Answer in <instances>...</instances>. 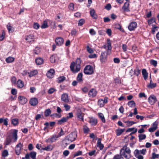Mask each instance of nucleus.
Segmentation results:
<instances>
[{
	"instance_id": "1",
	"label": "nucleus",
	"mask_w": 159,
	"mask_h": 159,
	"mask_svg": "<svg viewBox=\"0 0 159 159\" xmlns=\"http://www.w3.org/2000/svg\"><path fill=\"white\" fill-rule=\"evenodd\" d=\"M107 52H102L100 56V60L102 63L105 62L107 59V56L108 54H110L112 48L111 46V43L110 39L107 40Z\"/></svg>"
},
{
	"instance_id": "2",
	"label": "nucleus",
	"mask_w": 159,
	"mask_h": 159,
	"mask_svg": "<svg viewBox=\"0 0 159 159\" xmlns=\"http://www.w3.org/2000/svg\"><path fill=\"white\" fill-rule=\"evenodd\" d=\"M81 63L80 59V58H77L76 61L75 63L74 61H72L71 63L70 68V70L73 73H76L80 71Z\"/></svg>"
},
{
	"instance_id": "3",
	"label": "nucleus",
	"mask_w": 159,
	"mask_h": 159,
	"mask_svg": "<svg viewBox=\"0 0 159 159\" xmlns=\"http://www.w3.org/2000/svg\"><path fill=\"white\" fill-rule=\"evenodd\" d=\"M131 150L129 147H127V144L123 146L120 150V154L127 159L129 158L131 156Z\"/></svg>"
},
{
	"instance_id": "4",
	"label": "nucleus",
	"mask_w": 159,
	"mask_h": 159,
	"mask_svg": "<svg viewBox=\"0 0 159 159\" xmlns=\"http://www.w3.org/2000/svg\"><path fill=\"white\" fill-rule=\"evenodd\" d=\"M77 138V133L75 131L72 132L69 135L66 136L65 140H67L71 142L74 141Z\"/></svg>"
},
{
	"instance_id": "5",
	"label": "nucleus",
	"mask_w": 159,
	"mask_h": 159,
	"mask_svg": "<svg viewBox=\"0 0 159 159\" xmlns=\"http://www.w3.org/2000/svg\"><path fill=\"white\" fill-rule=\"evenodd\" d=\"M84 72L86 75H92L94 73L93 68L91 66L88 65L84 68Z\"/></svg>"
},
{
	"instance_id": "6",
	"label": "nucleus",
	"mask_w": 159,
	"mask_h": 159,
	"mask_svg": "<svg viewBox=\"0 0 159 159\" xmlns=\"http://www.w3.org/2000/svg\"><path fill=\"white\" fill-rule=\"evenodd\" d=\"M23 144L20 143L17 144L15 147V152L17 155H19L21 152V150L23 148Z\"/></svg>"
},
{
	"instance_id": "7",
	"label": "nucleus",
	"mask_w": 159,
	"mask_h": 159,
	"mask_svg": "<svg viewBox=\"0 0 159 159\" xmlns=\"http://www.w3.org/2000/svg\"><path fill=\"white\" fill-rule=\"evenodd\" d=\"M76 116L78 120L82 121H84V114L80 110H78L76 113Z\"/></svg>"
},
{
	"instance_id": "8",
	"label": "nucleus",
	"mask_w": 159,
	"mask_h": 159,
	"mask_svg": "<svg viewBox=\"0 0 159 159\" xmlns=\"http://www.w3.org/2000/svg\"><path fill=\"white\" fill-rule=\"evenodd\" d=\"M137 23L135 21H132L128 26V28L129 31H133L137 28Z\"/></svg>"
},
{
	"instance_id": "9",
	"label": "nucleus",
	"mask_w": 159,
	"mask_h": 159,
	"mask_svg": "<svg viewBox=\"0 0 159 159\" xmlns=\"http://www.w3.org/2000/svg\"><path fill=\"white\" fill-rule=\"evenodd\" d=\"M148 100L149 103L151 105H153L157 101L156 97L153 95H151L149 97Z\"/></svg>"
},
{
	"instance_id": "10",
	"label": "nucleus",
	"mask_w": 159,
	"mask_h": 159,
	"mask_svg": "<svg viewBox=\"0 0 159 159\" xmlns=\"http://www.w3.org/2000/svg\"><path fill=\"white\" fill-rule=\"evenodd\" d=\"M88 121L91 126H95L98 123L97 120L93 117H89Z\"/></svg>"
},
{
	"instance_id": "11",
	"label": "nucleus",
	"mask_w": 159,
	"mask_h": 159,
	"mask_svg": "<svg viewBox=\"0 0 159 159\" xmlns=\"http://www.w3.org/2000/svg\"><path fill=\"white\" fill-rule=\"evenodd\" d=\"M18 100L19 103L22 105L25 104L27 102V99L24 97L19 96L18 98Z\"/></svg>"
},
{
	"instance_id": "12",
	"label": "nucleus",
	"mask_w": 159,
	"mask_h": 159,
	"mask_svg": "<svg viewBox=\"0 0 159 159\" xmlns=\"http://www.w3.org/2000/svg\"><path fill=\"white\" fill-rule=\"evenodd\" d=\"M107 98H105L104 99H99L98 101V105L100 106V107H103L105 104L107 102Z\"/></svg>"
},
{
	"instance_id": "13",
	"label": "nucleus",
	"mask_w": 159,
	"mask_h": 159,
	"mask_svg": "<svg viewBox=\"0 0 159 159\" xmlns=\"http://www.w3.org/2000/svg\"><path fill=\"white\" fill-rule=\"evenodd\" d=\"M18 130L16 129H13L12 130V136L13 139V142H16L17 139Z\"/></svg>"
},
{
	"instance_id": "14",
	"label": "nucleus",
	"mask_w": 159,
	"mask_h": 159,
	"mask_svg": "<svg viewBox=\"0 0 159 159\" xmlns=\"http://www.w3.org/2000/svg\"><path fill=\"white\" fill-rule=\"evenodd\" d=\"M54 73L55 71L53 69H51L48 71L46 74V75L48 78H52L53 77Z\"/></svg>"
},
{
	"instance_id": "15",
	"label": "nucleus",
	"mask_w": 159,
	"mask_h": 159,
	"mask_svg": "<svg viewBox=\"0 0 159 159\" xmlns=\"http://www.w3.org/2000/svg\"><path fill=\"white\" fill-rule=\"evenodd\" d=\"M97 92L96 90L94 89H92L90 90L89 93V97L93 98L96 96Z\"/></svg>"
},
{
	"instance_id": "16",
	"label": "nucleus",
	"mask_w": 159,
	"mask_h": 159,
	"mask_svg": "<svg viewBox=\"0 0 159 159\" xmlns=\"http://www.w3.org/2000/svg\"><path fill=\"white\" fill-rule=\"evenodd\" d=\"M55 41L57 45L61 46L63 44L64 40L62 38L58 37L56 39Z\"/></svg>"
},
{
	"instance_id": "17",
	"label": "nucleus",
	"mask_w": 159,
	"mask_h": 159,
	"mask_svg": "<svg viewBox=\"0 0 159 159\" xmlns=\"http://www.w3.org/2000/svg\"><path fill=\"white\" fill-rule=\"evenodd\" d=\"M58 138L56 135H53L51 138L48 139L46 140V142L48 143H52L55 142Z\"/></svg>"
},
{
	"instance_id": "18",
	"label": "nucleus",
	"mask_w": 159,
	"mask_h": 159,
	"mask_svg": "<svg viewBox=\"0 0 159 159\" xmlns=\"http://www.w3.org/2000/svg\"><path fill=\"white\" fill-rule=\"evenodd\" d=\"M38 103V99L35 98H33L31 99L30 101V103L31 105L34 106L36 105Z\"/></svg>"
},
{
	"instance_id": "19",
	"label": "nucleus",
	"mask_w": 159,
	"mask_h": 159,
	"mask_svg": "<svg viewBox=\"0 0 159 159\" xmlns=\"http://www.w3.org/2000/svg\"><path fill=\"white\" fill-rule=\"evenodd\" d=\"M61 99L62 101L66 102H69L68 95L66 93H64L61 95Z\"/></svg>"
},
{
	"instance_id": "20",
	"label": "nucleus",
	"mask_w": 159,
	"mask_h": 159,
	"mask_svg": "<svg viewBox=\"0 0 159 159\" xmlns=\"http://www.w3.org/2000/svg\"><path fill=\"white\" fill-rule=\"evenodd\" d=\"M101 138H98L97 143V146L99 147L101 150H102L104 148L103 145L101 143Z\"/></svg>"
},
{
	"instance_id": "21",
	"label": "nucleus",
	"mask_w": 159,
	"mask_h": 159,
	"mask_svg": "<svg viewBox=\"0 0 159 159\" xmlns=\"http://www.w3.org/2000/svg\"><path fill=\"white\" fill-rule=\"evenodd\" d=\"M90 13L91 16L93 19H97V15L96 14L95 10L94 9H92L90 10Z\"/></svg>"
},
{
	"instance_id": "22",
	"label": "nucleus",
	"mask_w": 159,
	"mask_h": 159,
	"mask_svg": "<svg viewBox=\"0 0 159 159\" xmlns=\"http://www.w3.org/2000/svg\"><path fill=\"white\" fill-rule=\"evenodd\" d=\"M34 37L33 35L30 34L26 37L25 39L28 42H33L34 41Z\"/></svg>"
},
{
	"instance_id": "23",
	"label": "nucleus",
	"mask_w": 159,
	"mask_h": 159,
	"mask_svg": "<svg viewBox=\"0 0 159 159\" xmlns=\"http://www.w3.org/2000/svg\"><path fill=\"white\" fill-rule=\"evenodd\" d=\"M129 3L127 2H125L123 6L122 7V9H123L124 11L128 12L129 11Z\"/></svg>"
},
{
	"instance_id": "24",
	"label": "nucleus",
	"mask_w": 159,
	"mask_h": 159,
	"mask_svg": "<svg viewBox=\"0 0 159 159\" xmlns=\"http://www.w3.org/2000/svg\"><path fill=\"white\" fill-rule=\"evenodd\" d=\"M35 62L37 65H40L43 63V60L41 57H38L35 59Z\"/></svg>"
},
{
	"instance_id": "25",
	"label": "nucleus",
	"mask_w": 159,
	"mask_h": 159,
	"mask_svg": "<svg viewBox=\"0 0 159 159\" xmlns=\"http://www.w3.org/2000/svg\"><path fill=\"white\" fill-rule=\"evenodd\" d=\"M142 74L145 80H146L148 77V73L146 70L145 69H142Z\"/></svg>"
},
{
	"instance_id": "26",
	"label": "nucleus",
	"mask_w": 159,
	"mask_h": 159,
	"mask_svg": "<svg viewBox=\"0 0 159 159\" xmlns=\"http://www.w3.org/2000/svg\"><path fill=\"white\" fill-rule=\"evenodd\" d=\"M38 71L36 70H33L30 71V72H28V74L29 75V76L30 77H33L38 74Z\"/></svg>"
},
{
	"instance_id": "27",
	"label": "nucleus",
	"mask_w": 159,
	"mask_h": 159,
	"mask_svg": "<svg viewBox=\"0 0 159 159\" xmlns=\"http://www.w3.org/2000/svg\"><path fill=\"white\" fill-rule=\"evenodd\" d=\"M156 86V84L153 83L152 82V80L151 79L150 80V83L147 86L148 88H150L151 89H153Z\"/></svg>"
},
{
	"instance_id": "28",
	"label": "nucleus",
	"mask_w": 159,
	"mask_h": 159,
	"mask_svg": "<svg viewBox=\"0 0 159 159\" xmlns=\"http://www.w3.org/2000/svg\"><path fill=\"white\" fill-rule=\"evenodd\" d=\"M12 140L11 137V136H8L6 139L5 141V145H8L11 142Z\"/></svg>"
},
{
	"instance_id": "29",
	"label": "nucleus",
	"mask_w": 159,
	"mask_h": 159,
	"mask_svg": "<svg viewBox=\"0 0 159 159\" xmlns=\"http://www.w3.org/2000/svg\"><path fill=\"white\" fill-rule=\"evenodd\" d=\"M125 130V129H118L116 130V135L117 136H120Z\"/></svg>"
},
{
	"instance_id": "30",
	"label": "nucleus",
	"mask_w": 159,
	"mask_h": 159,
	"mask_svg": "<svg viewBox=\"0 0 159 159\" xmlns=\"http://www.w3.org/2000/svg\"><path fill=\"white\" fill-rule=\"evenodd\" d=\"M17 85L18 87L21 88L24 86V83L20 80H19L17 83Z\"/></svg>"
},
{
	"instance_id": "31",
	"label": "nucleus",
	"mask_w": 159,
	"mask_h": 159,
	"mask_svg": "<svg viewBox=\"0 0 159 159\" xmlns=\"http://www.w3.org/2000/svg\"><path fill=\"white\" fill-rule=\"evenodd\" d=\"M98 115L102 121L104 123H105L106 120L103 114L101 113H98Z\"/></svg>"
},
{
	"instance_id": "32",
	"label": "nucleus",
	"mask_w": 159,
	"mask_h": 159,
	"mask_svg": "<svg viewBox=\"0 0 159 159\" xmlns=\"http://www.w3.org/2000/svg\"><path fill=\"white\" fill-rule=\"evenodd\" d=\"M67 120V119L65 117H63L61 120H60L58 121L57 124L58 125H61L63 123L66 122Z\"/></svg>"
},
{
	"instance_id": "33",
	"label": "nucleus",
	"mask_w": 159,
	"mask_h": 159,
	"mask_svg": "<svg viewBox=\"0 0 159 159\" xmlns=\"http://www.w3.org/2000/svg\"><path fill=\"white\" fill-rule=\"evenodd\" d=\"M19 120L17 118H15L11 120V123L14 126H16L19 124Z\"/></svg>"
},
{
	"instance_id": "34",
	"label": "nucleus",
	"mask_w": 159,
	"mask_h": 159,
	"mask_svg": "<svg viewBox=\"0 0 159 159\" xmlns=\"http://www.w3.org/2000/svg\"><path fill=\"white\" fill-rule=\"evenodd\" d=\"M7 28L9 33H12L14 31V28L10 25V23H8L7 25Z\"/></svg>"
},
{
	"instance_id": "35",
	"label": "nucleus",
	"mask_w": 159,
	"mask_h": 159,
	"mask_svg": "<svg viewBox=\"0 0 159 159\" xmlns=\"http://www.w3.org/2000/svg\"><path fill=\"white\" fill-rule=\"evenodd\" d=\"M83 74L82 73H80L78 74L77 77V80L79 82H81L83 81L82 77Z\"/></svg>"
},
{
	"instance_id": "36",
	"label": "nucleus",
	"mask_w": 159,
	"mask_h": 159,
	"mask_svg": "<svg viewBox=\"0 0 159 159\" xmlns=\"http://www.w3.org/2000/svg\"><path fill=\"white\" fill-rule=\"evenodd\" d=\"M114 27L117 29H119L122 32H124V30L121 29V26L119 24L117 23L115 24L114 25Z\"/></svg>"
},
{
	"instance_id": "37",
	"label": "nucleus",
	"mask_w": 159,
	"mask_h": 159,
	"mask_svg": "<svg viewBox=\"0 0 159 159\" xmlns=\"http://www.w3.org/2000/svg\"><path fill=\"white\" fill-rule=\"evenodd\" d=\"M138 137L139 142H141L143 140L145 139L146 137L145 134H140L139 135Z\"/></svg>"
},
{
	"instance_id": "38",
	"label": "nucleus",
	"mask_w": 159,
	"mask_h": 159,
	"mask_svg": "<svg viewBox=\"0 0 159 159\" xmlns=\"http://www.w3.org/2000/svg\"><path fill=\"white\" fill-rule=\"evenodd\" d=\"M15 59L14 58L9 57L6 59V61L8 63H11L14 61Z\"/></svg>"
},
{
	"instance_id": "39",
	"label": "nucleus",
	"mask_w": 159,
	"mask_h": 159,
	"mask_svg": "<svg viewBox=\"0 0 159 159\" xmlns=\"http://www.w3.org/2000/svg\"><path fill=\"white\" fill-rule=\"evenodd\" d=\"M134 74L138 76L140 74V70L139 69V68L138 67H137L134 69Z\"/></svg>"
},
{
	"instance_id": "40",
	"label": "nucleus",
	"mask_w": 159,
	"mask_h": 159,
	"mask_svg": "<svg viewBox=\"0 0 159 159\" xmlns=\"http://www.w3.org/2000/svg\"><path fill=\"white\" fill-rule=\"evenodd\" d=\"M128 104L131 107H133L135 106V104L134 101H130L128 102Z\"/></svg>"
},
{
	"instance_id": "41",
	"label": "nucleus",
	"mask_w": 159,
	"mask_h": 159,
	"mask_svg": "<svg viewBox=\"0 0 159 159\" xmlns=\"http://www.w3.org/2000/svg\"><path fill=\"white\" fill-rule=\"evenodd\" d=\"M51 113V110L49 109H46L44 112V115L46 117L48 116Z\"/></svg>"
},
{
	"instance_id": "42",
	"label": "nucleus",
	"mask_w": 159,
	"mask_h": 159,
	"mask_svg": "<svg viewBox=\"0 0 159 159\" xmlns=\"http://www.w3.org/2000/svg\"><path fill=\"white\" fill-rule=\"evenodd\" d=\"M158 28V27L157 26H156L155 25H153L152 28V34H154L156 31H157Z\"/></svg>"
},
{
	"instance_id": "43",
	"label": "nucleus",
	"mask_w": 159,
	"mask_h": 159,
	"mask_svg": "<svg viewBox=\"0 0 159 159\" xmlns=\"http://www.w3.org/2000/svg\"><path fill=\"white\" fill-rule=\"evenodd\" d=\"M30 157L32 159H36V152H32L30 154Z\"/></svg>"
},
{
	"instance_id": "44",
	"label": "nucleus",
	"mask_w": 159,
	"mask_h": 159,
	"mask_svg": "<svg viewBox=\"0 0 159 159\" xmlns=\"http://www.w3.org/2000/svg\"><path fill=\"white\" fill-rule=\"evenodd\" d=\"M56 55H53L50 58V61L52 63H54L56 61Z\"/></svg>"
},
{
	"instance_id": "45",
	"label": "nucleus",
	"mask_w": 159,
	"mask_h": 159,
	"mask_svg": "<svg viewBox=\"0 0 159 159\" xmlns=\"http://www.w3.org/2000/svg\"><path fill=\"white\" fill-rule=\"evenodd\" d=\"M48 27V23L47 21L44 20L43 21V23L41 26V28L42 29H44L47 28Z\"/></svg>"
},
{
	"instance_id": "46",
	"label": "nucleus",
	"mask_w": 159,
	"mask_h": 159,
	"mask_svg": "<svg viewBox=\"0 0 159 159\" xmlns=\"http://www.w3.org/2000/svg\"><path fill=\"white\" fill-rule=\"evenodd\" d=\"M153 23H156L155 19L154 18H152L148 20V23L149 25H150Z\"/></svg>"
},
{
	"instance_id": "47",
	"label": "nucleus",
	"mask_w": 159,
	"mask_h": 159,
	"mask_svg": "<svg viewBox=\"0 0 159 159\" xmlns=\"http://www.w3.org/2000/svg\"><path fill=\"white\" fill-rule=\"evenodd\" d=\"M8 155V151L7 150H5L3 151L2 153V156L3 157H7Z\"/></svg>"
},
{
	"instance_id": "48",
	"label": "nucleus",
	"mask_w": 159,
	"mask_h": 159,
	"mask_svg": "<svg viewBox=\"0 0 159 159\" xmlns=\"http://www.w3.org/2000/svg\"><path fill=\"white\" fill-rule=\"evenodd\" d=\"M56 91V89L53 88H50L48 90V94H51Z\"/></svg>"
},
{
	"instance_id": "49",
	"label": "nucleus",
	"mask_w": 159,
	"mask_h": 159,
	"mask_svg": "<svg viewBox=\"0 0 159 159\" xmlns=\"http://www.w3.org/2000/svg\"><path fill=\"white\" fill-rule=\"evenodd\" d=\"M40 52V49L39 47H37L35 48L34 50V53L35 54H39Z\"/></svg>"
},
{
	"instance_id": "50",
	"label": "nucleus",
	"mask_w": 159,
	"mask_h": 159,
	"mask_svg": "<svg viewBox=\"0 0 159 159\" xmlns=\"http://www.w3.org/2000/svg\"><path fill=\"white\" fill-rule=\"evenodd\" d=\"M152 159H155L159 158V154H156L154 152L152 153Z\"/></svg>"
},
{
	"instance_id": "51",
	"label": "nucleus",
	"mask_w": 159,
	"mask_h": 159,
	"mask_svg": "<svg viewBox=\"0 0 159 159\" xmlns=\"http://www.w3.org/2000/svg\"><path fill=\"white\" fill-rule=\"evenodd\" d=\"M134 154L135 157L138 156L140 154V152L139 150L137 149L135 150L134 151Z\"/></svg>"
},
{
	"instance_id": "52",
	"label": "nucleus",
	"mask_w": 159,
	"mask_h": 159,
	"mask_svg": "<svg viewBox=\"0 0 159 159\" xmlns=\"http://www.w3.org/2000/svg\"><path fill=\"white\" fill-rule=\"evenodd\" d=\"M150 63L151 64L153 65L155 67L157 66V62L156 61L154 60H150Z\"/></svg>"
},
{
	"instance_id": "53",
	"label": "nucleus",
	"mask_w": 159,
	"mask_h": 159,
	"mask_svg": "<svg viewBox=\"0 0 159 159\" xmlns=\"http://www.w3.org/2000/svg\"><path fill=\"white\" fill-rule=\"evenodd\" d=\"M51 146L50 145H48L47 147L44 148H42V149L43 150H46L47 151H49L51 150Z\"/></svg>"
},
{
	"instance_id": "54",
	"label": "nucleus",
	"mask_w": 159,
	"mask_h": 159,
	"mask_svg": "<svg viewBox=\"0 0 159 159\" xmlns=\"http://www.w3.org/2000/svg\"><path fill=\"white\" fill-rule=\"evenodd\" d=\"M122 156L120 154L116 155L114 157L113 159H121V158L123 159V158L122 157Z\"/></svg>"
},
{
	"instance_id": "55",
	"label": "nucleus",
	"mask_w": 159,
	"mask_h": 159,
	"mask_svg": "<svg viewBox=\"0 0 159 159\" xmlns=\"http://www.w3.org/2000/svg\"><path fill=\"white\" fill-rule=\"evenodd\" d=\"M83 130L84 133V134L87 133L90 130L89 128L87 126L84 127L83 129Z\"/></svg>"
},
{
	"instance_id": "56",
	"label": "nucleus",
	"mask_w": 159,
	"mask_h": 159,
	"mask_svg": "<svg viewBox=\"0 0 159 159\" xmlns=\"http://www.w3.org/2000/svg\"><path fill=\"white\" fill-rule=\"evenodd\" d=\"M87 51L90 53H92L93 52V49L89 48V46H87Z\"/></svg>"
},
{
	"instance_id": "57",
	"label": "nucleus",
	"mask_w": 159,
	"mask_h": 159,
	"mask_svg": "<svg viewBox=\"0 0 159 159\" xmlns=\"http://www.w3.org/2000/svg\"><path fill=\"white\" fill-rule=\"evenodd\" d=\"M125 123H127V125L128 126H130L133 125V124L135 123V122L133 121H126L125 122Z\"/></svg>"
},
{
	"instance_id": "58",
	"label": "nucleus",
	"mask_w": 159,
	"mask_h": 159,
	"mask_svg": "<svg viewBox=\"0 0 159 159\" xmlns=\"http://www.w3.org/2000/svg\"><path fill=\"white\" fill-rule=\"evenodd\" d=\"M74 5L73 3H70L69 6V8L70 10L73 11L74 9Z\"/></svg>"
},
{
	"instance_id": "59",
	"label": "nucleus",
	"mask_w": 159,
	"mask_h": 159,
	"mask_svg": "<svg viewBox=\"0 0 159 159\" xmlns=\"http://www.w3.org/2000/svg\"><path fill=\"white\" fill-rule=\"evenodd\" d=\"M65 79V78L64 76H61L58 78L59 83H61Z\"/></svg>"
},
{
	"instance_id": "60",
	"label": "nucleus",
	"mask_w": 159,
	"mask_h": 159,
	"mask_svg": "<svg viewBox=\"0 0 159 159\" xmlns=\"http://www.w3.org/2000/svg\"><path fill=\"white\" fill-rule=\"evenodd\" d=\"M82 152L81 151H79L78 152H76L75 154L74 155V157H75L79 155H82Z\"/></svg>"
},
{
	"instance_id": "61",
	"label": "nucleus",
	"mask_w": 159,
	"mask_h": 159,
	"mask_svg": "<svg viewBox=\"0 0 159 159\" xmlns=\"http://www.w3.org/2000/svg\"><path fill=\"white\" fill-rule=\"evenodd\" d=\"M65 134V133L64 132L63 130L61 128V129L60 132L59 133L58 137H59L60 136L63 135Z\"/></svg>"
},
{
	"instance_id": "62",
	"label": "nucleus",
	"mask_w": 159,
	"mask_h": 159,
	"mask_svg": "<svg viewBox=\"0 0 159 159\" xmlns=\"http://www.w3.org/2000/svg\"><path fill=\"white\" fill-rule=\"evenodd\" d=\"M84 23V19H80L78 23V26H82Z\"/></svg>"
},
{
	"instance_id": "63",
	"label": "nucleus",
	"mask_w": 159,
	"mask_h": 159,
	"mask_svg": "<svg viewBox=\"0 0 159 159\" xmlns=\"http://www.w3.org/2000/svg\"><path fill=\"white\" fill-rule=\"evenodd\" d=\"M96 152V151L95 150H94L89 152L88 153V154L90 156H92L93 155H95V154Z\"/></svg>"
},
{
	"instance_id": "64",
	"label": "nucleus",
	"mask_w": 159,
	"mask_h": 159,
	"mask_svg": "<svg viewBox=\"0 0 159 159\" xmlns=\"http://www.w3.org/2000/svg\"><path fill=\"white\" fill-rule=\"evenodd\" d=\"M89 33L92 35H94L96 34L95 31L93 29H91L90 30Z\"/></svg>"
}]
</instances>
